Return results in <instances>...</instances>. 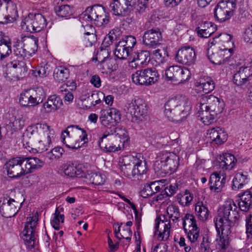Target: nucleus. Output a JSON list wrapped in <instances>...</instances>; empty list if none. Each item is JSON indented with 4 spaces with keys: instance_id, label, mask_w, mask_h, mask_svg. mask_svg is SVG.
<instances>
[{
    "instance_id": "obj_49",
    "label": "nucleus",
    "mask_w": 252,
    "mask_h": 252,
    "mask_svg": "<svg viewBox=\"0 0 252 252\" xmlns=\"http://www.w3.org/2000/svg\"><path fill=\"white\" fill-rule=\"evenodd\" d=\"M79 129V126L77 125H70L68 126L66 129L64 130V131L62 133V142L63 143V144L66 145V146L69 148H71L72 149H77L79 148V145L78 146H75L74 145H68L67 144H66L65 141V136H67L68 137H70L69 133L70 132H77V130Z\"/></svg>"
},
{
    "instance_id": "obj_16",
    "label": "nucleus",
    "mask_w": 252,
    "mask_h": 252,
    "mask_svg": "<svg viewBox=\"0 0 252 252\" xmlns=\"http://www.w3.org/2000/svg\"><path fill=\"white\" fill-rule=\"evenodd\" d=\"M228 227L216 229L218 235L216 239L217 252H230L231 250L230 237L232 230Z\"/></svg>"
},
{
    "instance_id": "obj_64",
    "label": "nucleus",
    "mask_w": 252,
    "mask_h": 252,
    "mask_svg": "<svg viewBox=\"0 0 252 252\" xmlns=\"http://www.w3.org/2000/svg\"><path fill=\"white\" fill-rule=\"evenodd\" d=\"M48 102L51 103L54 109H59L63 105V101L60 97L57 95L50 96L48 98Z\"/></svg>"
},
{
    "instance_id": "obj_9",
    "label": "nucleus",
    "mask_w": 252,
    "mask_h": 252,
    "mask_svg": "<svg viewBox=\"0 0 252 252\" xmlns=\"http://www.w3.org/2000/svg\"><path fill=\"white\" fill-rule=\"evenodd\" d=\"M159 74L154 68H148L136 71L132 75L134 83L139 85L150 86L157 82Z\"/></svg>"
},
{
    "instance_id": "obj_1",
    "label": "nucleus",
    "mask_w": 252,
    "mask_h": 252,
    "mask_svg": "<svg viewBox=\"0 0 252 252\" xmlns=\"http://www.w3.org/2000/svg\"><path fill=\"white\" fill-rule=\"evenodd\" d=\"M82 20V25L80 32L84 34L82 44L86 47H91L96 40V35L94 33V28L92 25L86 24L84 22L94 21V23L98 27H105L110 21V16L106 12V8L100 4H95L88 7L80 14V21Z\"/></svg>"
},
{
    "instance_id": "obj_14",
    "label": "nucleus",
    "mask_w": 252,
    "mask_h": 252,
    "mask_svg": "<svg viewBox=\"0 0 252 252\" xmlns=\"http://www.w3.org/2000/svg\"><path fill=\"white\" fill-rule=\"evenodd\" d=\"M38 220L37 213L32 217L28 218L25 228L22 232V238L25 245L29 248H32L34 245L35 239L34 227Z\"/></svg>"
},
{
    "instance_id": "obj_13",
    "label": "nucleus",
    "mask_w": 252,
    "mask_h": 252,
    "mask_svg": "<svg viewBox=\"0 0 252 252\" xmlns=\"http://www.w3.org/2000/svg\"><path fill=\"white\" fill-rule=\"evenodd\" d=\"M90 168V165L87 163L80 166V180L87 184L103 185L105 181V176L100 173H92Z\"/></svg>"
},
{
    "instance_id": "obj_53",
    "label": "nucleus",
    "mask_w": 252,
    "mask_h": 252,
    "mask_svg": "<svg viewBox=\"0 0 252 252\" xmlns=\"http://www.w3.org/2000/svg\"><path fill=\"white\" fill-rule=\"evenodd\" d=\"M64 152L63 148L57 146L47 152L46 154V157L49 160L53 161L60 158L62 157Z\"/></svg>"
},
{
    "instance_id": "obj_10",
    "label": "nucleus",
    "mask_w": 252,
    "mask_h": 252,
    "mask_svg": "<svg viewBox=\"0 0 252 252\" xmlns=\"http://www.w3.org/2000/svg\"><path fill=\"white\" fill-rule=\"evenodd\" d=\"M165 71V75L168 81L178 84L188 81L190 77L191 73L189 69L178 65L168 66L163 68Z\"/></svg>"
},
{
    "instance_id": "obj_37",
    "label": "nucleus",
    "mask_w": 252,
    "mask_h": 252,
    "mask_svg": "<svg viewBox=\"0 0 252 252\" xmlns=\"http://www.w3.org/2000/svg\"><path fill=\"white\" fill-rule=\"evenodd\" d=\"M132 51L124 45V42H119L116 45L114 52L115 56L118 59L125 60L130 55Z\"/></svg>"
},
{
    "instance_id": "obj_57",
    "label": "nucleus",
    "mask_w": 252,
    "mask_h": 252,
    "mask_svg": "<svg viewBox=\"0 0 252 252\" xmlns=\"http://www.w3.org/2000/svg\"><path fill=\"white\" fill-rule=\"evenodd\" d=\"M182 224L184 230L185 228H189L192 226L196 225V222L194 216L190 214H186L182 218Z\"/></svg>"
},
{
    "instance_id": "obj_30",
    "label": "nucleus",
    "mask_w": 252,
    "mask_h": 252,
    "mask_svg": "<svg viewBox=\"0 0 252 252\" xmlns=\"http://www.w3.org/2000/svg\"><path fill=\"white\" fill-rule=\"evenodd\" d=\"M239 209L243 212H247L252 208V193L249 190L244 192L240 196V200L238 203Z\"/></svg>"
},
{
    "instance_id": "obj_24",
    "label": "nucleus",
    "mask_w": 252,
    "mask_h": 252,
    "mask_svg": "<svg viewBox=\"0 0 252 252\" xmlns=\"http://www.w3.org/2000/svg\"><path fill=\"white\" fill-rule=\"evenodd\" d=\"M161 38V32L158 29H151L145 32L143 36L144 44L149 47H154Z\"/></svg>"
},
{
    "instance_id": "obj_17",
    "label": "nucleus",
    "mask_w": 252,
    "mask_h": 252,
    "mask_svg": "<svg viewBox=\"0 0 252 252\" xmlns=\"http://www.w3.org/2000/svg\"><path fill=\"white\" fill-rule=\"evenodd\" d=\"M103 94L102 92L95 93H93L88 89L82 90L80 94V101H81L80 108L87 110L94 107L101 102V100L99 95Z\"/></svg>"
},
{
    "instance_id": "obj_45",
    "label": "nucleus",
    "mask_w": 252,
    "mask_h": 252,
    "mask_svg": "<svg viewBox=\"0 0 252 252\" xmlns=\"http://www.w3.org/2000/svg\"><path fill=\"white\" fill-rule=\"evenodd\" d=\"M133 157L130 156L124 157L121 161L122 164L120 166V169L126 176L130 177L132 176L133 165L128 162Z\"/></svg>"
},
{
    "instance_id": "obj_26",
    "label": "nucleus",
    "mask_w": 252,
    "mask_h": 252,
    "mask_svg": "<svg viewBox=\"0 0 252 252\" xmlns=\"http://www.w3.org/2000/svg\"><path fill=\"white\" fill-rule=\"evenodd\" d=\"M132 177H138V179H141L147 172V162L145 160L133 157Z\"/></svg>"
},
{
    "instance_id": "obj_6",
    "label": "nucleus",
    "mask_w": 252,
    "mask_h": 252,
    "mask_svg": "<svg viewBox=\"0 0 252 252\" xmlns=\"http://www.w3.org/2000/svg\"><path fill=\"white\" fill-rule=\"evenodd\" d=\"M179 165V158L174 153H165L154 163V169L157 175L163 176L174 172Z\"/></svg>"
},
{
    "instance_id": "obj_60",
    "label": "nucleus",
    "mask_w": 252,
    "mask_h": 252,
    "mask_svg": "<svg viewBox=\"0 0 252 252\" xmlns=\"http://www.w3.org/2000/svg\"><path fill=\"white\" fill-rule=\"evenodd\" d=\"M9 67L16 69L17 72L22 75V72L24 73L27 71L26 64L24 62L19 61H14L9 64Z\"/></svg>"
},
{
    "instance_id": "obj_47",
    "label": "nucleus",
    "mask_w": 252,
    "mask_h": 252,
    "mask_svg": "<svg viewBox=\"0 0 252 252\" xmlns=\"http://www.w3.org/2000/svg\"><path fill=\"white\" fill-rule=\"evenodd\" d=\"M11 43L4 38L0 40V59H4L11 53Z\"/></svg>"
},
{
    "instance_id": "obj_50",
    "label": "nucleus",
    "mask_w": 252,
    "mask_h": 252,
    "mask_svg": "<svg viewBox=\"0 0 252 252\" xmlns=\"http://www.w3.org/2000/svg\"><path fill=\"white\" fill-rule=\"evenodd\" d=\"M64 215L61 214L59 209L57 208L54 215L53 219L51 220V224L53 227L56 230H59L64 222Z\"/></svg>"
},
{
    "instance_id": "obj_27",
    "label": "nucleus",
    "mask_w": 252,
    "mask_h": 252,
    "mask_svg": "<svg viewBox=\"0 0 252 252\" xmlns=\"http://www.w3.org/2000/svg\"><path fill=\"white\" fill-rule=\"evenodd\" d=\"M225 182V176L223 175L220 176L217 173H214L210 177V188L211 190H214L217 192H220L224 186Z\"/></svg>"
},
{
    "instance_id": "obj_42",
    "label": "nucleus",
    "mask_w": 252,
    "mask_h": 252,
    "mask_svg": "<svg viewBox=\"0 0 252 252\" xmlns=\"http://www.w3.org/2000/svg\"><path fill=\"white\" fill-rule=\"evenodd\" d=\"M109 52L106 49L101 48L98 51L95 57L92 58L93 61H98L101 64L105 62H107L109 63H114L115 61L111 58H109Z\"/></svg>"
},
{
    "instance_id": "obj_28",
    "label": "nucleus",
    "mask_w": 252,
    "mask_h": 252,
    "mask_svg": "<svg viewBox=\"0 0 252 252\" xmlns=\"http://www.w3.org/2000/svg\"><path fill=\"white\" fill-rule=\"evenodd\" d=\"M43 162L37 158H24V175L33 172L35 169L41 167Z\"/></svg>"
},
{
    "instance_id": "obj_29",
    "label": "nucleus",
    "mask_w": 252,
    "mask_h": 252,
    "mask_svg": "<svg viewBox=\"0 0 252 252\" xmlns=\"http://www.w3.org/2000/svg\"><path fill=\"white\" fill-rule=\"evenodd\" d=\"M216 30V25L210 22H205L195 29V32L200 37L207 38Z\"/></svg>"
},
{
    "instance_id": "obj_21",
    "label": "nucleus",
    "mask_w": 252,
    "mask_h": 252,
    "mask_svg": "<svg viewBox=\"0 0 252 252\" xmlns=\"http://www.w3.org/2000/svg\"><path fill=\"white\" fill-rule=\"evenodd\" d=\"M215 83L209 76H203L198 79L195 83L194 91L197 93L208 94L214 90Z\"/></svg>"
},
{
    "instance_id": "obj_56",
    "label": "nucleus",
    "mask_w": 252,
    "mask_h": 252,
    "mask_svg": "<svg viewBox=\"0 0 252 252\" xmlns=\"http://www.w3.org/2000/svg\"><path fill=\"white\" fill-rule=\"evenodd\" d=\"M233 82L236 85L241 87L250 83V81L245 77V75L241 74L239 70L233 75Z\"/></svg>"
},
{
    "instance_id": "obj_59",
    "label": "nucleus",
    "mask_w": 252,
    "mask_h": 252,
    "mask_svg": "<svg viewBox=\"0 0 252 252\" xmlns=\"http://www.w3.org/2000/svg\"><path fill=\"white\" fill-rule=\"evenodd\" d=\"M222 51V57L224 59V63H227L229 65H233V58H231L232 55V49H228L225 48L223 49H220Z\"/></svg>"
},
{
    "instance_id": "obj_48",
    "label": "nucleus",
    "mask_w": 252,
    "mask_h": 252,
    "mask_svg": "<svg viewBox=\"0 0 252 252\" xmlns=\"http://www.w3.org/2000/svg\"><path fill=\"white\" fill-rule=\"evenodd\" d=\"M150 53L148 51H141L140 52L135 53L133 56L137 61V64H141V67L145 66L150 60Z\"/></svg>"
},
{
    "instance_id": "obj_31",
    "label": "nucleus",
    "mask_w": 252,
    "mask_h": 252,
    "mask_svg": "<svg viewBox=\"0 0 252 252\" xmlns=\"http://www.w3.org/2000/svg\"><path fill=\"white\" fill-rule=\"evenodd\" d=\"M249 179L247 172H239L237 173L232 181V188L237 190L244 187L249 182Z\"/></svg>"
},
{
    "instance_id": "obj_52",
    "label": "nucleus",
    "mask_w": 252,
    "mask_h": 252,
    "mask_svg": "<svg viewBox=\"0 0 252 252\" xmlns=\"http://www.w3.org/2000/svg\"><path fill=\"white\" fill-rule=\"evenodd\" d=\"M54 10L57 16L66 17L72 14L73 9L68 5H62L54 7Z\"/></svg>"
},
{
    "instance_id": "obj_18",
    "label": "nucleus",
    "mask_w": 252,
    "mask_h": 252,
    "mask_svg": "<svg viewBox=\"0 0 252 252\" xmlns=\"http://www.w3.org/2000/svg\"><path fill=\"white\" fill-rule=\"evenodd\" d=\"M38 40L34 38L29 41L28 45L30 47L29 50L24 47L25 45L22 42H17L13 46V53L18 58H29L35 54L37 49Z\"/></svg>"
},
{
    "instance_id": "obj_20",
    "label": "nucleus",
    "mask_w": 252,
    "mask_h": 252,
    "mask_svg": "<svg viewBox=\"0 0 252 252\" xmlns=\"http://www.w3.org/2000/svg\"><path fill=\"white\" fill-rule=\"evenodd\" d=\"M195 59V51L190 46H184L176 53V60L182 64L190 65L194 63Z\"/></svg>"
},
{
    "instance_id": "obj_35",
    "label": "nucleus",
    "mask_w": 252,
    "mask_h": 252,
    "mask_svg": "<svg viewBox=\"0 0 252 252\" xmlns=\"http://www.w3.org/2000/svg\"><path fill=\"white\" fill-rule=\"evenodd\" d=\"M69 76L68 68L63 66L57 67L54 70V79L59 83L65 82Z\"/></svg>"
},
{
    "instance_id": "obj_11",
    "label": "nucleus",
    "mask_w": 252,
    "mask_h": 252,
    "mask_svg": "<svg viewBox=\"0 0 252 252\" xmlns=\"http://www.w3.org/2000/svg\"><path fill=\"white\" fill-rule=\"evenodd\" d=\"M136 0H112L109 8L112 14L119 17L128 16L136 5Z\"/></svg>"
},
{
    "instance_id": "obj_5",
    "label": "nucleus",
    "mask_w": 252,
    "mask_h": 252,
    "mask_svg": "<svg viewBox=\"0 0 252 252\" xmlns=\"http://www.w3.org/2000/svg\"><path fill=\"white\" fill-rule=\"evenodd\" d=\"M237 207L232 200L225 202L218 211V216L214 220L216 229L227 227L232 230V226L239 219Z\"/></svg>"
},
{
    "instance_id": "obj_4",
    "label": "nucleus",
    "mask_w": 252,
    "mask_h": 252,
    "mask_svg": "<svg viewBox=\"0 0 252 252\" xmlns=\"http://www.w3.org/2000/svg\"><path fill=\"white\" fill-rule=\"evenodd\" d=\"M127 136L120 128L106 131L98 141L100 148L106 152L123 150L127 144Z\"/></svg>"
},
{
    "instance_id": "obj_40",
    "label": "nucleus",
    "mask_w": 252,
    "mask_h": 252,
    "mask_svg": "<svg viewBox=\"0 0 252 252\" xmlns=\"http://www.w3.org/2000/svg\"><path fill=\"white\" fill-rule=\"evenodd\" d=\"M195 211L198 218L201 221L206 220L209 216L210 212L208 208L202 202L196 203L195 207Z\"/></svg>"
},
{
    "instance_id": "obj_63",
    "label": "nucleus",
    "mask_w": 252,
    "mask_h": 252,
    "mask_svg": "<svg viewBox=\"0 0 252 252\" xmlns=\"http://www.w3.org/2000/svg\"><path fill=\"white\" fill-rule=\"evenodd\" d=\"M192 200V196L189 192L187 191L183 194L179 195L178 197V201L179 203L184 206L189 205Z\"/></svg>"
},
{
    "instance_id": "obj_38",
    "label": "nucleus",
    "mask_w": 252,
    "mask_h": 252,
    "mask_svg": "<svg viewBox=\"0 0 252 252\" xmlns=\"http://www.w3.org/2000/svg\"><path fill=\"white\" fill-rule=\"evenodd\" d=\"M222 54L221 49L214 51V49L212 47L208 50V59L212 63L217 65L224 63V59L222 57Z\"/></svg>"
},
{
    "instance_id": "obj_34",
    "label": "nucleus",
    "mask_w": 252,
    "mask_h": 252,
    "mask_svg": "<svg viewBox=\"0 0 252 252\" xmlns=\"http://www.w3.org/2000/svg\"><path fill=\"white\" fill-rule=\"evenodd\" d=\"M38 127V137L45 140L52 142L54 138V129L46 123L40 124Z\"/></svg>"
},
{
    "instance_id": "obj_62",
    "label": "nucleus",
    "mask_w": 252,
    "mask_h": 252,
    "mask_svg": "<svg viewBox=\"0 0 252 252\" xmlns=\"http://www.w3.org/2000/svg\"><path fill=\"white\" fill-rule=\"evenodd\" d=\"M212 244L209 238L206 236L203 237L200 244V251L201 252H213Z\"/></svg>"
},
{
    "instance_id": "obj_41",
    "label": "nucleus",
    "mask_w": 252,
    "mask_h": 252,
    "mask_svg": "<svg viewBox=\"0 0 252 252\" xmlns=\"http://www.w3.org/2000/svg\"><path fill=\"white\" fill-rule=\"evenodd\" d=\"M28 90L30 94L32 95V97L34 99L38 105L42 103L46 97L45 92L41 87L30 89Z\"/></svg>"
},
{
    "instance_id": "obj_23",
    "label": "nucleus",
    "mask_w": 252,
    "mask_h": 252,
    "mask_svg": "<svg viewBox=\"0 0 252 252\" xmlns=\"http://www.w3.org/2000/svg\"><path fill=\"white\" fill-rule=\"evenodd\" d=\"M26 118L22 114H17L12 115L6 128L12 134L22 129L25 126Z\"/></svg>"
},
{
    "instance_id": "obj_36",
    "label": "nucleus",
    "mask_w": 252,
    "mask_h": 252,
    "mask_svg": "<svg viewBox=\"0 0 252 252\" xmlns=\"http://www.w3.org/2000/svg\"><path fill=\"white\" fill-rule=\"evenodd\" d=\"M124 223H121V225L118 227V229H115V233L116 237L118 239H125L128 242H129L132 236V231L130 227L123 225Z\"/></svg>"
},
{
    "instance_id": "obj_22",
    "label": "nucleus",
    "mask_w": 252,
    "mask_h": 252,
    "mask_svg": "<svg viewBox=\"0 0 252 252\" xmlns=\"http://www.w3.org/2000/svg\"><path fill=\"white\" fill-rule=\"evenodd\" d=\"M206 137L210 141L217 145L223 143L227 139V133L220 127H213L208 129Z\"/></svg>"
},
{
    "instance_id": "obj_61",
    "label": "nucleus",
    "mask_w": 252,
    "mask_h": 252,
    "mask_svg": "<svg viewBox=\"0 0 252 252\" xmlns=\"http://www.w3.org/2000/svg\"><path fill=\"white\" fill-rule=\"evenodd\" d=\"M211 112L205 111L202 115L199 116L200 117L201 120L206 125H209L213 122L215 119V116L218 114L212 113Z\"/></svg>"
},
{
    "instance_id": "obj_33",
    "label": "nucleus",
    "mask_w": 252,
    "mask_h": 252,
    "mask_svg": "<svg viewBox=\"0 0 252 252\" xmlns=\"http://www.w3.org/2000/svg\"><path fill=\"white\" fill-rule=\"evenodd\" d=\"M220 167L225 170H231L233 168L237 162L235 157L232 154L225 153L220 158Z\"/></svg>"
},
{
    "instance_id": "obj_12",
    "label": "nucleus",
    "mask_w": 252,
    "mask_h": 252,
    "mask_svg": "<svg viewBox=\"0 0 252 252\" xmlns=\"http://www.w3.org/2000/svg\"><path fill=\"white\" fill-rule=\"evenodd\" d=\"M236 6L233 0H221L214 9L215 17L220 22L229 20L233 16Z\"/></svg>"
},
{
    "instance_id": "obj_51",
    "label": "nucleus",
    "mask_w": 252,
    "mask_h": 252,
    "mask_svg": "<svg viewBox=\"0 0 252 252\" xmlns=\"http://www.w3.org/2000/svg\"><path fill=\"white\" fill-rule=\"evenodd\" d=\"M36 140L37 142L35 143V148L33 149V150L37 153H41L47 151L52 142L39 137Z\"/></svg>"
},
{
    "instance_id": "obj_46",
    "label": "nucleus",
    "mask_w": 252,
    "mask_h": 252,
    "mask_svg": "<svg viewBox=\"0 0 252 252\" xmlns=\"http://www.w3.org/2000/svg\"><path fill=\"white\" fill-rule=\"evenodd\" d=\"M28 90L25 91L20 94L19 103L25 107H33L37 105V103L32 98Z\"/></svg>"
},
{
    "instance_id": "obj_54",
    "label": "nucleus",
    "mask_w": 252,
    "mask_h": 252,
    "mask_svg": "<svg viewBox=\"0 0 252 252\" xmlns=\"http://www.w3.org/2000/svg\"><path fill=\"white\" fill-rule=\"evenodd\" d=\"M232 39V36L231 35L226 33H221L215 35V37L213 39L211 44H215V43L220 42L228 45L233 44Z\"/></svg>"
},
{
    "instance_id": "obj_19",
    "label": "nucleus",
    "mask_w": 252,
    "mask_h": 252,
    "mask_svg": "<svg viewBox=\"0 0 252 252\" xmlns=\"http://www.w3.org/2000/svg\"><path fill=\"white\" fill-rule=\"evenodd\" d=\"M8 175L10 178L24 176L23 157H18L8 161L5 164Z\"/></svg>"
},
{
    "instance_id": "obj_44",
    "label": "nucleus",
    "mask_w": 252,
    "mask_h": 252,
    "mask_svg": "<svg viewBox=\"0 0 252 252\" xmlns=\"http://www.w3.org/2000/svg\"><path fill=\"white\" fill-rule=\"evenodd\" d=\"M99 120L101 124L105 127L108 128L113 127V130L116 128H115L116 126L115 121H113L112 118L110 117L108 111L104 110L100 111Z\"/></svg>"
},
{
    "instance_id": "obj_7",
    "label": "nucleus",
    "mask_w": 252,
    "mask_h": 252,
    "mask_svg": "<svg viewBox=\"0 0 252 252\" xmlns=\"http://www.w3.org/2000/svg\"><path fill=\"white\" fill-rule=\"evenodd\" d=\"M47 25L46 18L40 13H30L21 22L22 29L31 32H39Z\"/></svg>"
},
{
    "instance_id": "obj_32",
    "label": "nucleus",
    "mask_w": 252,
    "mask_h": 252,
    "mask_svg": "<svg viewBox=\"0 0 252 252\" xmlns=\"http://www.w3.org/2000/svg\"><path fill=\"white\" fill-rule=\"evenodd\" d=\"M208 105L210 112L220 114L223 111L224 104L223 101L219 98L213 95H209Z\"/></svg>"
},
{
    "instance_id": "obj_3",
    "label": "nucleus",
    "mask_w": 252,
    "mask_h": 252,
    "mask_svg": "<svg viewBox=\"0 0 252 252\" xmlns=\"http://www.w3.org/2000/svg\"><path fill=\"white\" fill-rule=\"evenodd\" d=\"M165 116L171 121H182L189 115L191 109L190 101L185 96L171 98L164 105Z\"/></svg>"
},
{
    "instance_id": "obj_43",
    "label": "nucleus",
    "mask_w": 252,
    "mask_h": 252,
    "mask_svg": "<svg viewBox=\"0 0 252 252\" xmlns=\"http://www.w3.org/2000/svg\"><path fill=\"white\" fill-rule=\"evenodd\" d=\"M52 67L48 63H42L35 69L32 70V74L37 77H44L46 76L51 71Z\"/></svg>"
},
{
    "instance_id": "obj_25",
    "label": "nucleus",
    "mask_w": 252,
    "mask_h": 252,
    "mask_svg": "<svg viewBox=\"0 0 252 252\" xmlns=\"http://www.w3.org/2000/svg\"><path fill=\"white\" fill-rule=\"evenodd\" d=\"M152 54L159 66L161 65L163 68H166L168 66L169 55L166 47H160L154 50Z\"/></svg>"
},
{
    "instance_id": "obj_39",
    "label": "nucleus",
    "mask_w": 252,
    "mask_h": 252,
    "mask_svg": "<svg viewBox=\"0 0 252 252\" xmlns=\"http://www.w3.org/2000/svg\"><path fill=\"white\" fill-rule=\"evenodd\" d=\"M190 244L193 246L198 243L200 235V229L196 225L192 226L184 230Z\"/></svg>"
},
{
    "instance_id": "obj_58",
    "label": "nucleus",
    "mask_w": 252,
    "mask_h": 252,
    "mask_svg": "<svg viewBox=\"0 0 252 252\" xmlns=\"http://www.w3.org/2000/svg\"><path fill=\"white\" fill-rule=\"evenodd\" d=\"M40 124L32 125L28 127L25 134L30 138L32 137L35 140L38 138V127Z\"/></svg>"
},
{
    "instance_id": "obj_55",
    "label": "nucleus",
    "mask_w": 252,
    "mask_h": 252,
    "mask_svg": "<svg viewBox=\"0 0 252 252\" xmlns=\"http://www.w3.org/2000/svg\"><path fill=\"white\" fill-rule=\"evenodd\" d=\"M62 170L64 174L69 177H74L77 175L78 171L77 167V164L72 163L70 164H64L62 167Z\"/></svg>"
},
{
    "instance_id": "obj_15",
    "label": "nucleus",
    "mask_w": 252,
    "mask_h": 252,
    "mask_svg": "<svg viewBox=\"0 0 252 252\" xmlns=\"http://www.w3.org/2000/svg\"><path fill=\"white\" fill-rule=\"evenodd\" d=\"M21 203L16 201L9 196H3L0 199V213L5 218L15 216L21 207Z\"/></svg>"
},
{
    "instance_id": "obj_2",
    "label": "nucleus",
    "mask_w": 252,
    "mask_h": 252,
    "mask_svg": "<svg viewBox=\"0 0 252 252\" xmlns=\"http://www.w3.org/2000/svg\"><path fill=\"white\" fill-rule=\"evenodd\" d=\"M166 215L162 218H157L155 220V235L161 241L167 240L170 236L171 221L173 223H177L181 217L179 207L175 205H170L166 209Z\"/></svg>"
},
{
    "instance_id": "obj_8",
    "label": "nucleus",
    "mask_w": 252,
    "mask_h": 252,
    "mask_svg": "<svg viewBox=\"0 0 252 252\" xmlns=\"http://www.w3.org/2000/svg\"><path fill=\"white\" fill-rule=\"evenodd\" d=\"M124 110L126 113L131 115L132 122L136 123L143 121L147 115V105L141 98H137L133 102L127 103Z\"/></svg>"
}]
</instances>
